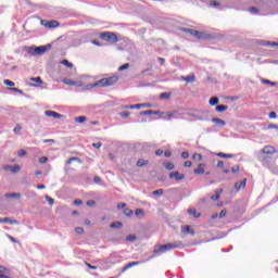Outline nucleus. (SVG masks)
Returning <instances> with one entry per match:
<instances>
[{
  "instance_id": "774afa93",
  "label": "nucleus",
  "mask_w": 278,
  "mask_h": 278,
  "mask_svg": "<svg viewBox=\"0 0 278 278\" xmlns=\"http://www.w3.org/2000/svg\"><path fill=\"white\" fill-rule=\"evenodd\" d=\"M263 83L264 84H270V86H275V83L268 80V79H263Z\"/></svg>"
},
{
  "instance_id": "1a4fd4ad",
  "label": "nucleus",
  "mask_w": 278,
  "mask_h": 278,
  "mask_svg": "<svg viewBox=\"0 0 278 278\" xmlns=\"http://www.w3.org/2000/svg\"><path fill=\"white\" fill-rule=\"evenodd\" d=\"M193 174L194 175H204L205 174V164L204 163H200L198 165V168L193 169Z\"/></svg>"
},
{
  "instance_id": "6ab92c4d",
  "label": "nucleus",
  "mask_w": 278,
  "mask_h": 278,
  "mask_svg": "<svg viewBox=\"0 0 278 278\" xmlns=\"http://www.w3.org/2000/svg\"><path fill=\"white\" fill-rule=\"evenodd\" d=\"M182 232L189 233L190 236H194V229H192V227L188 225L182 227Z\"/></svg>"
},
{
  "instance_id": "a18cd8bd",
  "label": "nucleus",
  "mask_w": 278,
  "mask_h": 278,
  "mask_svg": "<svg viewBox=\"0 0 278 278\" xmlns=\"http://www.w3.org/2000/svg\"><path fill=\"white\" fill-rule=\"evenodd\" d=\"M23 129V127H21V125H16L15 128L13 129L14 134H21V130Z\"/></svg>"
},
{
  "instance_id": "a878e982",
  "label": "nucleus",
  "mask_w": 278,
  "mask_h": 278,
  "mask_svg": "<svg viewBox=\"0 0 278 278\" xmlns=\"http://www.w3.org/2000/svg\"><path fill=\"white\" fill-rule=\"evenodd\" d=\"M111 229H123V223H121V222H113L111 224Z\"/></svg>"
},
{
  "instance_id": "423d86ee",
  "label": "nucleus",
  "mask_w": 278,
  "mask_h": 278,
  "mask_svg": "<svg viewBox=\"0 0 278 278\" xmlns=\"http://www.w3.org/2000/svg\"><path fill=\"white\" fill-rule=\"evenodd\" d=\"M262 153H264L265 155H275V153H277V149H275V147L273 146H265L262 149Z\"/></svg>"
},
{
  "instance_id": "ddd939ff",
  "label": "nucleus",
  "mask_w": 278,
  "mask_h": 278,
  "mask_svg": "<svg viewBox=\"0 0 278 278\" xmlns=\"http://www.w3.org/2000/svg\"><path fill=\"white\" fill-rule=\"evenodd\" d=\"M139 264H140L139 262H130L122 268V273H127L129 268H134V266H138Z\"/></svg>"
},
{
  "instance_id": "49530a36",
  "label": "nucleus",
  "mask_w": 278,
  "mask_h": 278,
  "mask_svg": "<svg viewBox=\"0 0 278 278\" xmlns=\"http://www.w3.org/2000/svg\"><path fill=\"white\" fill-rule=\"evenodd\" d=\"M152 194H154V195L159 194L160 197H162V194H164V190L163 189L155 190L152 192Z\"/></svg>"
},
{
  "instance_id": "2eb2a0df",
  "label": "nucleus",
  "mask_w": 278,
  "mask_h": 278,
  "mask_svg": "<svg viewBox=\"0 0 278 278\" xmlns=\"http://www.w3.org/2000/svg\"><path fill=\"white\" fill-rule=\"evenodd\" d=\"M36 55H42L45 53H47V47L45 46H40L34 49Z\"/></svg>"
},
{
  "instance_id": "7ed1b4c3",
  "label": "nucleus",
  "mask_w": 278,
  "mask_h": 278,
  "mask_svg": "<svg viewBox=\"0 0 278 278\" xmlns=\"http://www.w3.org/2000/svg\"><path fill=\"white\" fill-rule=\"evenodd\" d=\"M100 40H104L105 42H110L111 45H116L118 42V35L112 31H103L99 35Z\"/></svg>"
},
{
  "instance_id": "de8ad7c7",
  "label": "nucleus",
  "mask_w": 278,
  "mask_h": 278,
  "mask_svg": "<svg viewBox=\"0 0 278 278\" xmlns=\"http://www.w3.org/2000/svg\"><path fill=\"white\" fill-rule=\"evenodd\" d=\"M17 155H18V157H25V155H27V151H25V150H20V151L17 152Z\"/></svg>"
},
{
  "instance_id": "f03ea898",
  "label": "nucleus",
  "mask_w": 278,
  "mask_h": 278,
  "mask_svg": "<svg viewBox=\"0 0 278 278\" xmlns=\"http://www.w3.org/2000/svg\"><path fill=\"white\" fill-rule=\"evenodd\" d=\"M179 247H181V241L162 244V245H157L156 248H154L153 253H154V255H162V253H167V251H173L174 249H179Z\"/></svg>"
},
{
  "instance_id": "603ef678",
  "label": "nucleus",
  "mask_w": 278,
  "mask_h": 278,
  "mask_svg": "<svg viewBox=\"0 0 278 278\" xmlns=\"http://www.w3.org/2000/svg\"><path fill=\"white\" fill-rule=\"evenodd\" d=\"M181 157L182 160H188V157H190V153H188V151H185L181 153Z\"/></svg>"
},
{
  "instance_id": "cd10ccee",
  "label": "nucleus",
  "mask_w": 278,
  "mask_h": 278,
  "mask_svg": "<svg viewBox=\"0 0 278 278\" xmlns=\"http://www.w3.org/2000/svg\"><path fill=\"white\" fill-rule=\"evenodd\" d=\"M180 31H184V34H189L190 36H194L197 30L192 28H180Z\"/></svg>"
},
{
  "instance_id": "9d476101",
  "label": "nucleus",
  "mask_w": 278,
  "mask_h": 278,
  "mask_svg": "<svg viewBox=\"0 0 278 278\" xmlns=\"http://www.w3.org/2000/svg\"><path fill=\"white\" fill-rule=\"evenodd\" d=\"M0 278H12L10 277V269L0 265Z\"/></svg>"
},
{
  "instance_id": "5fc2aeb1",
  "label": "nucleus",
  "mask_w": 278,
  "mask_h": 278,
  "mask_svg": "<svg viewBox=\"0 0 278 278\" xmlns=\"http://www.w3.org/2000/svg\"><path fill=\"white\" fill-rule=\"evenodd\" d=\"M240 170V165H235L231 168V173H238Z\"/></svg>"
},
{
  "instance_id": "c85d7f7f",
  "label": "nucleus",
  "mask_w": 278,
  "mask_h": 278,
  "mask_svg": "<svg viewBox=\"0 0 278 278\" xmlns=\"http://www.w3.org/2000/svg\"><path fill=\"white\" fill-rule=\"evenodd\" d=\"M0 223H10V225H17L18 222L17 220H11L10 218L8 217H4V218H0Z\"/></svg>"
},
{
  "instance_id": "412c9836",
  "label": "nucleus",
  "mask_w": 278,
  "mask_h": 278,
  "mask_svg": "<svg viewBox=\"0 0 278 278\" xmlns=\"http://www.w3.org/2000/svg\"><path fill=\"white\" fill-rule=\"evenodd\" d=\"M216 112L223 113V112H227V110H229V106L225 105V104H219L215 108Z\"/></svg>"
},
{
  "instance_id": "bb28decb",
  "label": "nucleus",
  "mask_w": 278,
  "mask_h": 278,
  "mask_svg": "<svg viewBox=\"0 0 278 278\" xmlns=\"http://www.w3.org/2000/svg\"><path fill=\"white\" fill-rule=\"evenodd\" d=\"M163 166H165L166 170H175V164L172 162H165L163 163Z\"/></svg>"
},
{
  "instance_id": "680f3d73",
  "label": "nucleus",
  "mask_w": 278,
  "mask_h": 278,
  "mask_svg": "<svg viewBox=\"0 0 278 278\" xmlns=\"http://www.w3.org/2000/svg\"><path fill=\"white\" fill-rule=\"evenodd\" d=\"M122 118H128V116H130L129 112H123L121 113Z\"/></svg>"
},
{
  "instance_id": "0e129e2a",
  "label": "nucleus",
  "mask_w": 278,
  "mask_h": 278,
  "mask_svg": "<svg viewBox=\"0 0 278 278\" xmlns=\"http://www.w3.org/2000/svg\"><path fill=\"white\" fill-rule=\"evenodd\" d=\"M225 167V162L218 161L217 162V168H224Z\"/></svg>"
},
{
  "instance_id": "c756f323",
  "label": "nucleus",
  "mask_w": 278,
  "mask_h": 278,
  "mask_svg": "<svg viewBox=\"0 0 278 278\" xmlns=\"http://www.w3.org/2000/svg\"><path fill=\"white\" fill-rule=\"evenodd\" d=\"M7 199H21V193H7Z\"/></svg>"
},
{
  "instance_id": "58836bf2",
  "label": "nucleus",
  "mask_w": 278,
  "mask_h": 278,
  "mask_svg": "<svg viewBox=\"0 0 278 278\" xmlns=\"http://www.w3.org/2000/svg\"><path fill=\"white\" fill-rule=\"evenodd\" d=\"M4 85L5 86H9L10 88H14L15 84L14 81L10 80V79H5L4 80Z\"/></svg>"
},
{
  "instance_id": "052dcab7",
  "label": "nucleus",
  "mask_w": 278,
  "mask_h": 278,
  "mask_svg": "<svg viewBox=\"0 0 278 278\" xmlns=\"http://www.w3.org/2000/svg\"><path fill=\"white\" fill-rule=\"evenodd\" d=\"M184 166H185V168H190L192 166V162L191 161H186Z\"/></svg>"
},
{
  "instance_id": "393cba45",
  "label": "nucleus",
  "mask_w": 278,
  "mask_h": 278,
  "mask_svg": "<svg viewBox=\"0 0 278 278\" xmlns=\"http://www.w3.org/2000/svg\"><path fill=\"white\" fill-rule=\"evenodd\" d=\"M170 97H172L170 92H162L160 94V99L163 100V101H168V99H170Z\"/></svg>"
},
{
  "instance_id": "338daca9",
  "label": "nucleus",
  "mask_w": 278,
  "mask_h": 278,
  "mask_svg": "<svg viewBox=\"0 0 278 278\" xmlns=\"http://www.w3.org/2000/svg\"><path fill=\"white\" fill-rule=\"evenodd\" d=\"M165 157H170V155H173V153L170 152V150H167L164 152Z\"/></svg>"
},
{
  "instance_id": "6e6d98bb",
  "label": "nucleus",
  "mask_w": 278,
  "mask_h": 278,
  "mask_svg": "<svg viewBox=\"0 0 278 278\" xmlns=\"http://www.w3.org/2000/svg\"><path fill=\"white\" fill-rule=\"evenodd\" d=\"M10 90H12V92H17V94H23V90L18 88H10Z\"/></svg>"
},
{
  "instance_id": "0eeeda50",
  "label": "nucleus",
  "mask_w": 278,
  "mask_h": 278,
  "mask_svg": "<svg viewBox=\"0 0 278 278\" xmlns=\"http://www.w3.org/2000/svg\"><path fill=\"white\" fill-rule=\"evenodd\" d=\"M193 37L198 38V40H207L210 35L205 31L195 30V33H193Z\"/></svg>"
},
{
  "instance_id": "a19ab883",
  "label": "nucleus",
  "mask_w": 278,
  "mask_h": 278,
  "mask_svg": "<svg viewBox=\"0 0 278 278\" xmlns=\"http://www.w3.org/2000/svg\"><path fill=\"white\" fill-rule=\"evenodd\" d=\"M124 214H125V216H134V211L130 208H125Z\"/></svg>"
},
{
  "instance_id": "79ce46f5",
  "label": "nucleus",
  "mask_w": 278,
  "mask_h": 278,
  "mask_svg": "<svg viewBox=\"0 0 278 278\" xmlns=\"http://www.w3.org/2000/svg\"><path fill=\"white\" fill-rule=\"evenodd\" d=\"M136 216H144V211L142 208H137L135 211Z\"/></svg>"
},
{
  "instance_id": "aec40b11",
  "label": "nucleus",
  "mask_w": 278,
  "mask_h": 278,
  "mask_svg": "<svg viewBox=\"0 0 278 278\" xmlns=\"http://www.w3.org/2000/svg\"><path fill=\"white\" fill-rule=\"evenodd\" d=\"M149 165V161L144 160V159H139L137 161V166L138 168H142V166H148Z\"/></svg>"
},
{
  "instance_id": "37998d69",
  "label": "nucleus",
  "mask_w": 278,
  "mask_h": 278,
  "mask_svg": "<svg viewBox=\"0 0 278 278\" xmlns=\"http://www.w3.org/2000/svg\"><path fill=\"white\" fill-rule=\"evenodd\" d=\"M46 201H48L49 205H53L55 203V200L49 195L46 197Z\"/></svg>"
},
{
  "instance_id": "473e14b6",
  "label": "nucleus",
  "mask_w": 278,
  "mask_h": 278,
  "mask_svg": "<svg viewBox=\"0 0 278 278\" xmlns=\"http://www.w3.org/2000/svg\"><path fill=\"white\" fill-rule=\"evenodd\" d=\"M63 84H65L66 86H77V83L76 81H73L71 79H63L62 80Z\"/></svg>"
},
{
  "instance_id": "bf43d9fd",
  "label": "nucleus",
  "mask_w": 278,
  "mask_h": 278,
  "mask_svg": "<svg viewBox=\"0 0 278 278\" xmlns=\"http://www.w3.org/2000/svg\"><path fill=\"white\" fill-rule=\"evenodd\" d=\"M92 147L94 149H101V147H103V143H101V142L92 143Z\"/></svg>"
},
{
  "instance_id": "9b49d317",
  "label": "nucleus",
  "mask_w": 278,
  "mask_h": 278,
  "mask_svg": "<svg viewBox=\"0 0 278 278\" xmlns=\"http://www.w3.org/2000/svg\"><path fill=\"white\" fill-rule=\"evenodd\" d=\"M46 116H49L50 118H63V115L55 112V111H46Z\"/></svg>"
},
{
  "instance_id": "864d4df0",
  "label": "nucleus",
  "mask_w": 278,
  "mask_h": 278,
  "mask_svg": "<svg viewBox=\"0 0 278 278\" xmlns=\"http://www.w3.org/2000/svg\"><path fill=\"white\" fill-rule=\"evenodd\" d=\"M85 264H86L87 268H90V270H97V266L91 265V264L88 263V262H86Z\"/></svg>"
},
{
  "instance_id": "3c124183",
  "label": "nucleus",
  "mask_w": 278,
  "mask_h": 278,
  "mask_svg": "<svg viewBox=\"0 0 278 278\" xmlns=\"http://www.w3.org/2000/svg\"><path fill=\"white\" fill-rule=\"evenodd\" d=\"M75 232L78 233V236H81V233H84V228H81V227H76V228H75Z\"/></svg>"
},
{
  "instance_id": "39448f33",
  "label": "nucleus",
  "mask_w": 278,
  "mask_h": 278,
  "mask_svg": "<svg viewBox=\"0 0 278 278\" xmlns=\"http://www.w3.org/2000/svg\"><path fill=\"white\" fill-rule=\"evenodd\" d=\"M169 179H175L176 181H182V179H186V175L179 172H172L169 173Z\"/></svg>"
},
{
  "instance_id": "09e8293b",
  "label": "nucleus",
  "mask_w": 278,
  "mask_h": 278,
  "mask_svg": "<svg viewBox=\"0 0 278 278\" xmlns=\"http://www.w3.org/2000/svg\"><path fill=\"white\" fill-rule=\"evenodd\" d=\"M87 205L89 207H94V205H97V202L94 200H89V201H87Z\"/></svg>"
},
{
  "instance_id": "72a5a7b5",
  "label": "nucleus",
  "mask_w": 278,
  "mask_h": 278,
  "mask_svg": "<svg viewBox=\"0 0 278 278\" xmlns=\"http://www.w3.org/2000/svg\"><path fill=\"white\" fill-rule=\"evenodd\" d=\"M76 123H86V121H88V117L86 116H78L75 117Z\"/></svg>"
},
{
  "instance_id": "e433bc0d",
  "label": "nucleus",
  "mask_w": 278,
  "mask_h": 278,
  "mask_svg": "<svg viewBox=\"0 0 278 278\" xmlns=\"http://www.w3.org/2000/svg\"><path fill=\"white\" fill-rule=\"evenodd\" d=\"M73 162H79V157L73 156V157H71L70 160H67L66 164H67V165H71V164H73Z\"/></svg>"
},
{
  "instance_id": "f257e3e1",
  "label": "nucleus",
  "mask_w": 278,
  "mask_h": 278,
  "mask_svg": "<svg viewBox=\"0 0 278 278\" xmlns=\"http://www.w3.org/2000/svg\"><path fill=\"white\" fill-rule=\"evenodd\" d=\"M118 83V76H110L106 78H102L94 84L90 85V88H108L110 86H114V84Z\"/></svg>"
},
{
  "instance_id": "7c9ffc66",
  "label": "nucleus",
  "mask_w": 278,
  "mask_h": 278,
  "mask_svg": "<svg viewBox=\"0 0 278 278\" xmlns=\"http://www.w3.org/2000/svg\"><path fill=\"white\" fill-rule=\"evenodd\" d=\"M218 102H219V100H218V98L217 97H212L211 99H210V101H208V103H210V105H218Z\"/></svg>"
},
{
  "instance_id": "13d9d810",
  "label": "nucleus",
  "mask_w": 278,
  "mask_h": 278,
  "mask_svg": "<svg viewBox=\"0 0 278 278\" xmlns=\"http://www.w3.org/2000/svg\"><path fill=\"white\" fill-rule=\"evenodd\" d=\"M250 12L252 14H257V12H260V10L257 8H255V7H252V8H250Z\"/></svg>"
},
{
  "instance_id": "c9c22d12",
  "label": "nucleus",
  "mask_w": 278,
  "mask_h": 278,
  "mask_svg": "<svg viewBox=\"0 0 278 278\" xmlns=\"http://www.w3.org/2000/svg\"><path fill=\"white\" fill-rule=\"evenodd\" d=\"M142 106H144V104H135V105L127 106V109L128 110H140Z\"/></svg>"
},
{
  "instance_id": "ea45409f",
  "label": "nucleus",
  "mask_w": 278,
  "mask_h": 278,
  "mask_svg": "<svg viewBox=\"0 0 278 278\" xmlns=\"http://www.w3.org/2000/svg\"><path fill=\"white\" fill-rule=\"evenodd\" d=\"M61 64H63L64 66H67L68 68H73V63L68 62V60H63Z\"/></svg>"
},
{
  "instance_id": "4468645a",
  "label": "nucleus",
  "mask_w": 278,
  "mask_h": 278,
  "mask_svg": "<svg viewBox=\"0 0 278 278\" xmlns=\"http://www.w3.org/2000/svg\"><path fill=\"white\" fill-rule=\"evenodd\" d=\"M244 188H247V178L243 179V180L240 181V182H236V184H235V189H236V190H244Z\"/></svg>"
},
{
  "instance_id": "69168bd1",
  "label": "nucleus",
  "mask_w": 278,
  "mask_h": 278,
  "mask_svg": "<svg viewBox=\"0 0 278 278\" xmlns=\"http://www.w3.org/2000/svg\"><path fill=\"white\" fill-rule=\"evenodd\" d=\"M155 155H157V156L164 155V151L162 149H159L155 151Z\"/></svg>"
},
{
  "instance_id": "4be33fe9",
  "label": "nucleus",
  "mask_w": 278,
  "mask_h": 278,
  "mask_svg": "<svg viewBox=\"0 0 278 278\" xmlns=\"http://www.w3.org/2000/svg\"><path fill=\"white\" fill-rule=\"evenodd\" d=\"M188 214H191V216H193V218H200L201 217V213L197 212L195 208H189Z\"/></svg>"
},
{
  "instance_id": "4d7b16f0",
  "label": "nucleus",
  "mask_w": 278,
  "mask_h": 278,
  "mask_svg": "<svg viewBox=\"0 0 278 278\" xmlns=\"http://www.w3.org/2000/svg\"><path fill=\"white\" fill-rule=\"evenodd\" d=\"M225 216H227V211L222 210L220 213H219V218H225Z\"/></svg>"
},
{
  "instance_id": "6e6552de",
  "label": "nucleus",
  "mask_w": 278,
  "mask_h": 278,
  "mask_svg": "<svg viewBox=\"0 0 278 278\" xmlns=\"http://www.w3.org/2000/svg\"><path fill=\"white\" fill-rule=\"evenodd\" d=\"M3 169L4 170H11V173H13V174L21 173V166L20 165H15V166L4 165Z\"/></svg>"
},
{
  "instance_id": "8fccbe9b",
  "label": "nucleus",
  "mask_w": 278,
  "mask_h": 278,
  "mask_svg": "<svg viewBox=\"0 0 278 278\" xmlns=\"http://www.w3.org/2000/svg\"><path fill=\"white\" fill-rule=\"evenodd\" d=\"M47 162H49V157H47V156H43V157L39 159L40 164H47Z\"/></svg>"
},
{
  "instance_id": "2f4dec72",
  "label": "nucleus",
  "mask_w": 278,
  "mask_h": 278,
  "mask_svg": "<svg viewBox=\"0 0 278 278\" xmlns=\"http://www.w3.org/2000/svg\"><path fill=\"white\" fill-rule=\"evenodd\" d=\"M192 160H194L195 162H201V160H203V155H201V153H194L192 155Z\"/></svg>"
},
{
  "instance_id": "c03bdc74",
  "label": "nucleus",
  "mask_w": 278,
  "mask_h": 278,
  "mask_svg": "<svg viewBox=\"0 0 278 278\" xmlns=\"http://www.w3.org/2000/svg\"><path fill=\"white\" fill-rule=\"evenodd\" d=\"M129 68V63H125L122 66L118 67V71H127Z\"/></svg>"
},
{
  "instance_id": "5701e85b",
  "label": "nucleus",
  "mask_w": 278,
  "mask_h": 278,
  "mask_svg": "<svg viewBox=\"0 0 278 278\" xmlns=\"http://www.w3.org/2000/svg\"><path fill=\"white\" fill-rule=\"evenodd\" d=\"M30 81H35V84H31V86H41L42 84V78L40 76L30 78Z\"/></svg>"
},
{
  "instance_id": "e2e57ef3",
  "label": "nucleus",
  "mask_w": 278,
  "mask_h": 278,
  "mask_svg": "<svg viewBox=\"0 0 278 278\" xmlns=\"http://www.w3.org/2000/svg\"><path fill=\"white\" fill-rule=\"evenodd\" d=\"M125 207H127V204H126V203H119V204H117V210H123V208H125Z\"/></svg>"
},
{
  "instance_id": "f704fd0d",
  "label": "nucleus",
  "mask_w": 278,
  "mask_h": 278,
  "mask_svg": "<svg viewBox=\"0 0 278 278\" xmlns=\"http://www.w3.org/2000/svg\"><path fill=\"white\" fill-rule=\"evenodd\" d=\"M217 157L231 159V157H233V154H227V153L219 152V153H217Z\"/></svg>"
},
{
  "instance_id": "f3484780",
  "label": "nucleus",
  "mask_w": 278,
  "mask_h": 278,
  "mask_svg": "<svg viewBox=\"0 0 278 278\" xmlns=\"http://www.w3.org/2000/svg\"><path fill=\"white\" fill-rule=\"evenodd\" d=\"M212 123H215V125H219V127H225L227 123L218 117H213Z\"/></svg>"
},
{
  "instance_id": "dca6fc26",
  "label": "nucleus",
  "mask_w": 278,
  "mask_h": 278,
  "mask_svg": "<svg viewBox=\"0 0 278 278\" xmlns=\"http://www.w3.org/2000/svg\"><path fill=\"white\" fill-rule=\"evenodd\" d=\"M141 114L143 116H153V114L156 115V116H161L160 111H153V110L143 111Z\"/></svg>"
},
{
  "instance_id": "b1692460",
  "label": "nucleus",
  "mask_w": 278,
  "mask_h": 278,
  "mask_svg": "<svg viewBox=\"0 0 278 278\" xmlns=\"http://www.w3.org/2000/svg\"><path fill=\"white\" fill-rule=\"evenodd\" d=\"M223 193V189H219L217 191H215V194L211 197L212 201H218V199H220V194Z\"/></svg>"
},
{
  "instance_id": "f8f14e48",
  "label": "nucleus",
  "mask_w": 278,
  "mask_h": 278,
  "mask_svg": "<svg viewBox=\"0 0 278 278\" xmlns=\"http://www.w3.org/2000/svg\"><path fill=\"white\" fill-rule=\"evenodd\" d=\"M182 81H186L187 84H192L197 81V76L194 74H191L189 76H181Z\"/></svg>"
},
{
  "instance_id": "20e7f679",
  "label": "nucleus",
  "mask_w": 278,
  "mask_h": 278,
  "mask_svg": "<svg viewBox=\"0 0 278 278\" xmlns=\"http://www.w3.org/2000/svg\"><path fill=\"white\" fill-rule=\"evenodd\" d=\"M41 25L47 27L48 29H53L55 27H60V22L58 21H41Z\"/></svg>"
},
{
  "instance_id": "4c0bfd02",
  "label": "nucleus",
  "mask_w": 278,
  "mask_h": 278,
  "mask_svg": "<svg viewBox=\"0 0 278 278\" xmlns=\"http://www.w3.org/2000/svg\"><path fill=\"white\" fill-rule=\"evenodd\" d=\"M127 242H136V236L135 235H129L126 237Z\"/></svg>"
},
{
  "instance_id": "a211bd4d",
  "label": "nucleus",
  "mask_w": 278,
  "mask_h": 278,
  "mask_svg": "<svg viewBox=\"0 0 278 278\" xmlns=\"http://www.w3.org/2000/svg\"><path fill=\"white\" fill-rule=\"evenodd\" d=\"M175 114H177V112H167L161 113V116H163V118H167V121H170L172 118H175Z\"/></svg>"
}]
</instances>
